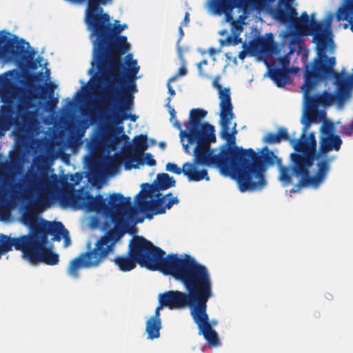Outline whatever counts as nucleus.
Segmentation results:
<instances>
[{
  "label": "nucleus",
  "mask_w": 353,
  "mask_h": 353,
  "mask_svg": "<svg viewBox=\"0 0 353 353\" xmlns=\"http://www.w3.org/2000/svg\"><path fill=\"white\" fill-rule=\"evenodd\" d=\"M272 17L285 26L279 33L284 44L292 50L305 35L312 37L316 45V57L305 65L304 83L301 86L303 105L301 123L303 125L300 140H292V148L300 154L295 156V167L298 174L304 175L306 188L317 190L326 181L331 165L342 145L341 137L335 134L332 123H324L321 127L319 148L316 150L315 132L306 133L312 123L325 119V108L333 104L342 110L350 99L353 91V68L350 72L343 69L335 72L334 57H327L335 50L332 23L334 14L327 13L321 21L316 14L309 16L306 12L298 16L294 6H277L272 8Z\"/></svg>",
  "instance_id": "nucleus-1"
},
{
  "label": "nucleus",
  "mask_w": 353,
  "mask_h": 353,
  "mask_svg": "<svg viewBox=\"0 0 353 353\" xmlns=\"http://www.w3.org/2000/svg\"><path fill=\"white\" fill-rule=\"evenodd\" d=\"M18 198L23 203L46 210L54 205L63 209L83 210L95 212L105 219L102 226L108 230L94 243L93 249L81 253L70 262L67 274L72 279L79 278L81 269L95 268L114 251L117 242L125 233H132L136 225L135 213L130 205V198L120 192L110 194L108 204L101 196L94 197L88 191L75 190L74 185L65 177L56 174L41 180L36 174L28 172L19 183Z\"/></svg>",
  "instance_id": "nucleus-2"
},
{
  "label": "nucleus",
  "mask_w": 353,
  "mask_h": 353,
  "mask_svg": "<svg viewBox=\"0 0 353 353\" xmlns=\"http://www.w3.org/2000/svg\"><path fill=\"white\" fill-rule=\"evenodd\" d=\"M87 30L92 44V60L89 73L97 67L88 88L90 90H101L105 102L108 104L109 117L118 123V129L123 132V122H135L138 116L131 112L134 107V94L137 92V80L140 66L133 59L132 54L124 58L121 56L130 50L127 37L121 33L128 28L125 23L114 19L101 8H90L87 13Z\"/></svg>",
  "instance_id": "nucleus-3"
},
{
  "label": "nucleus",
  "mask_w": 353,
  "mask_h": 353,
  "mask_svg": "<svg viewBox=\"0 0 353 353\" xmlns=\"http://www.w3.org/2000/svg\"><path fill=\"white\" fill-rule=\"evenodd\" d=\"M207 112L192 109L190 112L188 127L180 131V141L184 150L190 153L192 147L194 161L183 163V175L188 181H210L206 167L219 170L221 175L234 180L230 148L235 147V141L225 143L219 149H212L210 143L216 141L215 128L208 123H202Z\"/></svg>",
  "instance_id": "nucleus-4"
},
{
  "label": "nucleus",
  "mask_w": 353,
  "mask_h": 353,
  "mask_svg": "<svg viewBox=\"0 0 353 353\" xmlns=\"http://www.w3.org/2000/svg\"><path fill=\"white\" fill-rule=\"evenodd\" d=\"M234 170V180L241 192H259L267 185L265 172L270 166L276 165L279 169V180L283 187L292 183L293 177L299 179L291 192H299L306 188L304 175L299 174L295 167V156L300 154L296 152L290 154L291 162L288 166H283L281 159L267 148L263 149L261 154H257L252 149L245 150L241 147L230 148Z\"/></svg>",
  "instance_id": "nucleus-5"
},
{
  "label": "nucleus",
  "mask_w": 353,
  "mask_h": 353,
  "mask_svg": "<svg viewBox=\"0 0 353 353\" xmlns=\"http://www.w3.org/2000/svg\"><path fill=\"white\" fill-rule=\"evenodd\" d=\"M19 72L14 69L0 75V97L3 103L0 108L1 124L8 126L11 116L17 117L18 128L28 135L39 136L43 133L38 110L34 108V99L14 85Z\"/></svg>",
  "instance_id": "nucleus-6"
},
{
  "label": "nucleus",
  "mask_w": 353,
  "mask_h": 353,
  "mask_svg": "<svg viewBox=\"0 0 353 353\" xmlns=\"http://www.w3.org/2000/svg\"><path fill=\"white\" fill-rule=\"evenodd\" d=\"M202 263L195 257L183 254L178 256H170L163 266L161 272L164 275H169L179 282L188 292L169 290L158 294L159 305L154 314L151 316L161 319L160 312L164 307L170 310L182 309L190 306L194 292V285L196 283Z\"/></svg>",
  "instance_id": "nucleus-7"
},
{
  "label": "nucleus",
  "mask_w": 353,
  "mask_h": 353,
  "mask_svg": "<svg viewBox=\"0 0 353 353\" xmlns=\"http://www.w3.org/2000/svg\"><path fill=\"white\" fill-rule=\"evenodd\" d=\"M275 0H208L205 8L212 15H224L223 23H229L231 32L225 39H219V48H210L208 54L215 60L216 54L221 52L224 46H236L241 43V34L245 19L253 12L259 13Z\"/></svg>",
  "instance_id": "nucleus-8"
},
{
  "label": "nucleus",
  "mask_w": 353,
  "mask_h": 353,
  "mask_svg": "<svg viewBox=\"0 0 353 353\" xmlns=\"http://www.w3.org/2000/svg\"><path fill=\"white\" fill-rule=\"evenodd\" d=\"M86 149L93 156L94 169L90 178L93 185L101 188L110 176L121 171V157L117 152V138L106 128L95 130L90 139H86Z\"/></svg>",
  "instance_id": "nucleus-9"
},
{
  "label": "nucleus",
  "mask_w": 353,
  "mask_h": 353,
  "mask_svg": "<svg viewBox=\"0 0 353 353\" xmlns=\"http://www.w3.org/2000/svg\"><path fill=\"white\" fill-rule=\"evenodd\" d=\"M196 285L190 303V314L198 327L199 335H202L208 344L212 347L221 346V342L218 333L213 327L218 324L216 319L209 320L207 314V303L214 296L213 292L214 281L210 269L202 263L196 278Z\"/></svg>",
  "instance_id": "nucleus-10"
},
{
  "label": "nucleus",
  "mask_w": 353,
  "mask_h": 353,
  "mask_svg": "<svg viewBox=\"0 0 353 353\" xmlns=\"http://www.w3.org/2000/svg\"><path fill=\"white\" fill-rule=\"evenodd\" d=\"M37 51L29 42L11 34L6 30H0V64L14 63L23 72H34L39 67L45 69L38 74L41 81L50 79V70L46 68V59L37 56Z\"/></svg>",
  "instance_id": "nucleus-11"
},
{
  "label": "nucleus",
  "mask_w": 353,
  "mask_h": 353,
  "mask_svg": "<svg viewBox=\"0 0 353 353\" xmlns=\"http://www.w3.org/2000/svg\"><path fill=\"white\" fill-rule=\"evenodd\" d=\"M176 181L168 174H158L154 183L151 185L143 183L141 190L134 199V208L131 205L135 213L136 225L142 223L143 219H138V212L145 213V219L151 220L154 214H162L173 205L179 202L176 196L170 192L166 194L161 193V190L175 186ZM130 198V205L132 199Z\"/></svg>",
  "instance_id": "nucleus-12"
},
{
  "label": "nucleus",
  "mask_w": 353,
  "mask_h": 353,
  "mask_svg": "<svg viewBox=\"0 0 353 353\" xmlns=\"http://www.w3.org/2000/svg\"><path fill=\"white\" fill-rule=\"evenodd\" d=\"M177 254H168L142 236H135L130 240L129 250L126 254L117 255L114 264L122 272H130L134 269L137 263L152 270H161L167 259L178 256Z\"/></svg>",
  "instance_id": "nucleus-13"
},
{
  "label": "nucleus",
  "mask_w": 353,
  "mask_h": 353,
  "mask_svg": "<svg viewBox=\"0 0 353 353\" xmlns=\"http://www.w3.org/2000/svg\"><path fill=\"white\" fill-rule=\"evenodd\" d=\"M212 85L218 91L219 104V115L220 125V137L224 141L230 143L234 142V136L237 134L236 116L233 112L230 88H223L219 83V77H216L212 81Z\"/></svg>",
  "instance_id": "nucleus-14"
},
{
  "label": "nucleus",
  "mask_w": 353,
  "mask_h": 353,
  "mask_svg": "<svg viewBox=\"0 0 353 353\" xmlns=\"http://www.w3.org/2000/svg\"><path fill=\"white\" fill-rule=\"evenodd\" d=\"M97 71V67L95 66L94 70L92 74L89 73V70L88 71V73L89 75H90V79L87 84V85H85V81L83 79H80L79 82L82 85V87L80 90H77L74 95V99L75 101L82 105H89V106H94V108H97V105L94 103V98H95L98 93L101 94L103 99V103L104 105V110L103 112L104 117L105 119L108 121V122L113 125H117L118 126V123L113 121L108 116V114L107 113V110L108 107V104L105 102V99L104 97V94L103 90H87L88 88V85L90 83V81L92 77V75L95 74Z\"/></svg>",
  "instance_id": "nucleus-15"
},
{
  "label": "nucleus",
  "mask_w": 353,
  "mask_h": 353,
  "mask_svg": "<svg viewBox=\"0 0 353 353\" xmlns=\"http://www.w3.org/2000/svg\"><path fill=\"white\" fill-rule=\"evenodd\" d=\"M125 169H138L141 165L154 166L156 161L150 153L139 152L137 150H127L123 154Z\"/></svg>",
  "instance_id": "nucleus-16"
},
{
  "label": "nucleus",
  "mask_w": 353,
  "mask_h": 353,
  "mask_svg": "<svg viewBox=\"0 0 353 353\" xmlns=\"http://www.w3.org/2000/svg\"><path fill=\"white\" fill-rule=\"evenodd\" d=\"M162 328V323L161 319L153 316H149L145 321V334L148 341H154L158 339L161 334L160 331Z\"/></svg>",
  "instance_id": "nucleus-17"
},
{
  "label": "nucleus",
  "mask_w": 353,
  "mask_h": 353,
  "mask_svg": "<svg viewBox=\"0 0 353 353\" xmlns=\"http://www.w3.org/2000/svg\"><path fill=\"white\" fill-rule=\"evenodd\" d=\"M263 141L267 143H277L281 142L282 140H286L290 141L291 145L292 146V140H300V139L295 138V134H293L292 137H291L288 133V130L285 127H279L277 130L276 133L269 132L267 133L263 139Z\"/></svg>",
  "instance_id": "nucleus-18"
},
{
  "label": "nucleus",
  "mask_w": 353,
  "mask_h": 353,
  "mask_svg": "<svg viewBox=\"0 0 353 353\" xmlns=\"http://www.w3.org/2000/svg\"><path fill=\"white\" fill-rule=\"evenodd\" d=\"M335 17L339 21H347L353 32V0H344V4L338 9Z\"/></svg>",
  "instance_id": "nucleus-19"
},
{
  "label": "nucleus",
  "mask_w": 353,
  "mask_h": 353,
  "mask_svg": "<svg viewBox=\"0 0 353 353\" xmlns=\"http://www.w3.org/2000/svg\"><path fill=\"white\" fill-rule=\"evenodd\" d=\"M289 72L281 70V69H276L275 68L270 70V77L278 87L284 86L288 81Z\"/></svg>",
  "instance_id": "nucleus-20"
},
{
  "label": "nucleus",
  "mask_w": 353,
  "mask_h": 353,
  "mask_svg": "<svg viewBox=\"0 0 353 353\" xmlns=\"http://www.w3.org/2000/svg\"><path fill=\"white\" fill-rule=\"evenodd\" d=\"M65 1L67 2H69L70 3L74 4V5H81L85 2L87 3V7H86L85 12V19H84L85 25L87 26V22H86L87 13H88V10L90 9V8H91V7L99 8V7L103 10V6L112 4L114 0H111L110 3H101V0H65Z\"/></svg>",
  "instance_id": "nucleus-21"
},
{
  "label": "nucleus",
  "mask_w": 353,
  "mask_h": 353,
  "mask_svg": "<svg viewBox=\"0 0 353 353\" xmlns=\"http://www.w3.org/2000/svg\"><path fill=\"white\" fill-rule=\"evenodd\" d=\"M177 55L181 62V67L178 70L176 74L170 78V82H174L179 77L185 76L188 73V70L185 65V61L183 55V50L181 46L177 48Z\"/></svg>",
  "instance_id": "nucleus-22"
},
{
  "label": "nucleus",
  "mask_w": 353,
  "mask_h": 353,
  "mask_svg": "<svg viewBox=\"0 0 353 353\" xmlns=\"http://www.w3.org/2000/svg\"><path fill=\"white\" fill-rule=\"evenodd\" d=\"M134 148L130 150H137V152H142L146 150L148 148L147 143V137L144 135L137 136L134 139Z\"/></svg>",
  "instance_id": "nucleus-23"
},
{
  "label": "nucleus",
  "mask_w": 353,
  "mask_h": 353,
  "mask_svg": "<svg viewBox=\"0 0 353 353\" xmlns=\"http://www.w3.org/2000/svg\"><path fill=\"white\" fill-rule=\"evenodd\" d=\"M290 64V57L289 55H285L282 57L276 62V66L278 67L276 69H281V70L288 72H296L298 69L292 68L291 70L289 69L288 66Z\"/></svg>",
  "instance_id": "nucleus-24"
},
{
  "label": "nucleus",
  "mask_w": 353,
  "mask_h": 353,
  "mask_svg": "<svg viewBox=\"0 0 353 353\" xmlns=\"http://www.w3.org/2000/svg\"><path fill=\"white\" fill-rule=\"evenodd\" d=\"M258 43L259 45L262 47L264 51L268 52L272 50L274 46L272 34H266L265 37L260 39Z\"/></svg>",
  "instance_id": "nucleus-25"
},
{
  "label": "nucleus",
  "mask_w": 353,
  "mask_h": 353,
  "mask_svg": "<svg viewBox=\"0 0 353 353\" xmlns=\"http://www.w3.org/2000/svg\"><path fill=\"white\" fill-rule=\"evenodd\" d=\"M63 112H68V111L71 110L74 106V103L77 105H79V104H78L74 99H73V100H70L68 98H65V99H63ZM80 106H81L83 108H85L88 110H91L92 109L97 108H94V106H89V105H80Z\"/></svg>",
  "instance_id": "nucleus-26"
},
{
  "label": "nucleus",
  "mask_w": 353,
  "mask_h": 353,
  "mask_svg": "<svg viewBox=\"0 0 353 353\" xmlns=\"http://www.w3.org/2000/svg\"><path fill=\"white\" fill-rule=\"evenodd\" d=\"M88 127L89 124L88 122L81 121L79 125L74 129L72 134L82 139Z\"/></svg>",
  "instance_id": "nucleus-27"
},
{
  "label": "nucleus",
  "mask_w": 353,
  "mask_h": 353,
  "mask_svg": "<svg viewBox=\"0 0 353 353\" xmlns=\"http://www.w3.org/2000/svg\"><path fill=\"white\" fill-rule=\"evenodd\" d=\"M68 142L73 151H76V150H79L83 144L82 139H80L79 137H77L74 134H72L68 138Z\"/></svg>",
  "instance_id": "nucleus-28"
},
{
  "label": "nucleus",
  "mask_w": 353,
  "mask_h": 353,
  "mask_svg": "<svg viewBox=\"0 0 353 353\" xmlns=\"http://www.w3.org/2000/svg\"><path fill=\"white\" fill-rule=\"evenodd\" d=\"M168 103L166 104V106L168 108V112H169V114L170 115V121L171 123H172V125H173V126L174 128H176V129L181 130V131L182 130H181V123L179 121H176L175 122H173V120H174V119L176 117V112H175L174 109L172 107H171L170 105V102L171 101V98L168 97Z\"/></svg>",
  "instance_id": "nucleus-29"
},
{
  "label": "nucleus",
  "mask_w": 353,
  "mask_h": 353,
  "mask_svg": "<svg viewBox=\"0 0 353 353\" xmlns=\"http://www.w3.org/2000/svg\"><path fill=\"white\" fill-rule=\"evenodd\" d=\"M165 170L176 174H183V166L181 168L174 163H168L165 165Z\"/></svg>",
  "instance_id": "nucleus-30"
},
{
  "label": "nucleus",
  "mask_w": 353,
  "mask_h": 353,
  "mask_svg": "<svg viewBox=\"0 0 353 353\" xmlns=\"http://www.w3.org/2000/svg\"><path fill=\"white\" fill-rule=\"evenodd\" d=\"M57 103V100L55 101H48L45 107V110L50 114H54Z\"/></svg>",
  "instance_id": "nucleus-31"
},
{
  "label": "nucleus",
  "mask_w": 353,
  "mask_h": 353,
  "mask_svg": "<svg viewBox=\"0 0 353 353\" xmlns=\"http://www.w3.org/2000/svg\"><path fill=\"white\" fill-rule=\"evenodd\" d=\"M342 132L343 134H345L347 136H350L352 134V132H353V120L352 121V122L350 124L343 126Z\"/></svg>",
  "instance_id": "nucleus-32"
},
{
  "label": "nucleus",
  "mask_w": 353,
  "mask_h": 353,
  "mask_svg": "<svg viewBox=\"0 0 353 353\" xmlns=\"http://www.w3.org/2000/svg\"><path fill=\"white\" fill-rule=\"evenodd\" d=\"M69 179L70 181L74 182L75 184H78L81 179V176L80 174L75 173L74 174H71Z\"/></svg>",
  "instance_id": "nucleus-33"
},
{
  "label": "nucleus",
  "mask_w": 353,
  "mask_h": 353,
  "mask_svg": "<svg viewBox=\"0 0 353 353\" xmlns=\"http://www.w3.org/2000/svg\"><path fill=\"white\" fill-rule=\"evenodd\" d=\"M178 32H179V34H178V39H177V42H176V48H178V46H180V44H179L180 41L182 39V37L184 34L183 30L181 26L178 28Z\"/></svg>",
  "instance_id": "nucleus-34"
},
{
  "label": "nucleus",
  "mask_w": 353,
  "mask_h": 353,
  "mask_svg": "<svg viewBox=\"0 0 353 353\" xmlns=\"http://www.w3.org/2000/svg\"><path fill=\"white\" fill-rule=\"evenodd\" d=\"M196 68L199 72V75L201 77L209 78L210 77L203 71L201 63H197Z\"/></svg>",
  "instance_id": "nucleus-35"
},
{
  "label": "nucleus",
  "mask_w": 353,
  "mask_h": 353,
  "mask_svg": "<svg viewBox=\"0 0 353 353\" xmlns=\"http://www.w3.org/2000/svg\"><path fill=\"white\" fill-rule=\"evenodd\" d=\"M171 83L172 82H170V79L168 80V83H167V87H168V92L171 95V96H174L175 95V91L174 90V88H172V86L171 85Z\"/></svg>",
  "instance_id": "nucleus-36"
},
{
  "label": "nucleus",
  "mask_w": 353,
  "mask_h": 353,
  "mask_svg": "<svg viewBox=\"0 0 353 353\" xmlns=\"http://www.w3.org/2000/svg\"><path fill=\"white\" fill-rule=\"evenodd\" d=\"M47 156H48L50 158H54L55 156H59V154L54 152L53 148H50L47 152Z\"/></svg>",
  "instance_id": "nucleus-37"
},
{
  "label": "nucleus",
  "mask_w": 353,
  "mask_h": 353,
  "mask_svg": "<svg viewBox=\"0 0 353 353\" xmlns=\"http://www.w3.org/2000/svg\"><path fill=\"white\" fill-rule=\"evenodd\" d=\"M54 117H52V118L50 119L48 118H45L43 119V122L46 125H52L53 123Z\"/></svg>",
  "instance_id": "nucleus-38"
},
{
  "label": "nucleus",
  "mask_w": 353,
  "mask_h": 353,
  "mask_svg": "<svg viewBox=\"0 0 353 353\" xmlns=\"http://www.w3.org/2000/svg\"><path fill=\"white\" fill-rule=\"evenodd\" d=\"M189 22H190L189 14L188 12H185L183 23L185 26H188Z\"/></svg>",
  "instance_id": "nucleus-39"
},
{
  "label": "nucleus",
  "mask_w": 353,
  "mask_h": 353,
  "mask_svg": "<svg viewBox=\"0 0 353 353\" xmlns=\"http://www.w3.org/2000/svg\"><path fill=\"white\" fill-rule=\"evenodd\" d=\"M239 58L241 59V60H244V59L246 57V53L244 51H241L239 53Z\"/></svg>",
  "instance_id": "nucleus-40"
},
{
  "label": "nucleus",
  "mask_w": 353,
  "mask_h": 353,
  "mask_svg": "<svg viewBox=\"0 0 353 353\" xmlns=\"http://www.w3.org/2000/svg\"><path fill=\"white\" fill-rule=\"evenodd\" d=\"M159 148H160L161 149L163 150V149H165V147H166V143H165V142L160 141V142L159 143Z\"/></svg>",
  "instance_id": "nucleus-41"
},
{
  "label": "nucleus",
  "mask_w": 353,
  "mask_h": 353,
  "mask_svg": "<svg viewBox=\"0 0 353 353\" xmlns=\"http://www.w3.org/2000/svg\"><path fill=\"white\" fill-rule=\"evenodd\" d=\"M228 30L226 29H223L219 31V34L220 35H225L227 34Z\"/></svg>",
  "instance_id": "nucleus-42"
},
{
  "label": "nucleus",
  "mask_w": 353,
  "mask_h": 353,
  "mask_svg": "<svg viewBox=\"0 0 353 353\" xmlns=\"http://www.w3.org/2000/svg\"><path fill=\"white\" fill-rule=\"evenodd\" d=\"M48 85V88H50L51 89V93H52L54 88H55L57 85H54V83H50Z\"/></svg>",
  "instance_id": "nucleus-43"
},
{
  "label": "nucleus",
  "mask_w": 353,
  "mask_h": 353,
  "mask_svg": "<svg viewBox=\"0 0 353 353\" xmlns=\"http://www.w3.org/2000/svg\"><path fill=\"white\" fill-rule=\"evenodd\" d=\"M199 63H201V65H205L208 64V61H207V60L204 59V60L201 61V62H199Z\"/></svg>",
  "instance_id": "nucleus-44"
},
{
  "label": "nucleus",
  "mask_w": 353,
  "mask_h": 353,
  "mask_svg": "<svg viewBox=\"0 0 353 353\" xmlns=\"http://www.w3.org/2000/svg\"><path fill=\"white\" fill-rule=\"evenodd\" d=\"M101 1L103 3H110L111 0H101Z\"/></svg>",
  "instance_id": "nucleus-45"
},
{
  "label": "nucleus",
  "mask_w": 353,
  "mask_h": 353,
  "mask_svg": "<svg viewBox=\"0 0 353 353\" xmlns=\"http://www.w3.org/2000/svg\"><path fill=\"white\" fill-rule=\"evenodd\" d=\"M347 26H348V25H347V24H345V25H344V28H347Z\"/></svg>",
  "instance_id": "nucleus-46"
}]
</instances>
